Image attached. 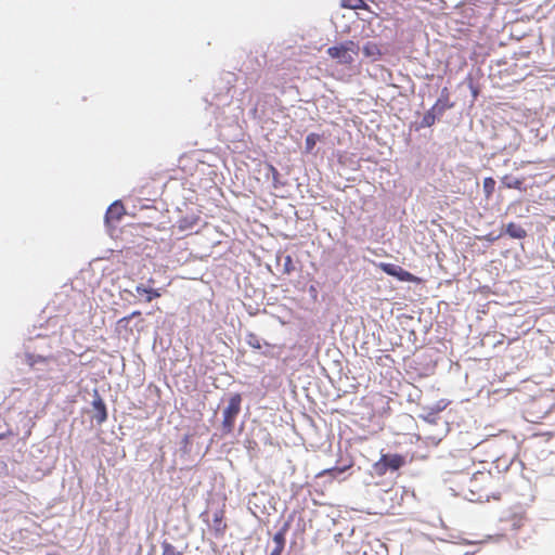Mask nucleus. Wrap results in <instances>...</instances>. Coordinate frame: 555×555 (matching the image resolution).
Here are the masks:
<instances>
[{
  "instance_id": "obj_1",
  "label": "nucleus",
  "mask_w": 555,
  "mask_h": 555,
  "mask_svg": "<svg viewBox=\"0 0 555 555\" xmlns=\"http://www.w3.org/2000/svg\"><path fill=\"white\" fill-rule=\"evenodd\" d=\"M462 494L472 502L499 499L501 495V476L489 470H478L470 477L461 480Z\"/></svg>"
},
{
  "instance_id": "obj_13",
  "label": "nucleus",
  "mask_w": 555,
  "mask_h": 555,
  "mask_svg": "<svg viewBox=\"0 0 555 555\" xmlns=\"http://www.w3.org/2000/svg\"><path fill=\"white\" fill-rule=\"evenodd\" d=\"M482 189H483L485 197L487 199H490L495 190V180L492 177L485 178Z\"/></svg>"
},
{
  "instance_id": "obj_21",
  "label": "nucleus",
  "mask_w": 555,
  "mask_h": 555,
  "mask_svg": "<svg viewBox=\"0 0 555 555\" xmlns=\"http://www.w3.org/2000/svg\"><path fill=\"white\" fill-rule=\"evenodd\" d=\"M254 348H260V344L258 341H254V344L249 343Z\"/></svg>"
},
{
  "instance_id": "obj_7",
  "label": "nucleus",
  "mask_w": 555,
  "mask_h": 555,
  "mask_svg": "<svg viewBox=\"0 0 555 555\" xmlns=\"http://www.w3.org/2000/svg\"><path fill=\"white\" fill-rule=\"evenodd\" d=\"M92 406L94 410L93 418L96 421L98 424L104 423L107 420V411L106 405L100 396H96L94 398V400L92 401Z\"/></svg>"
},
{
  "instance_id": "obj_17",
  "label": "nucleus",
  "mask_w": 555,
  "mask_h": 555,
  "mask_svg": "<svg viewBox=\"0 0 555 555\" xmlns=\"http://www.w3.org/2000/svg\"><path fill=\"white\" fill-rule=\"evenodd\" d=\"M163 554L162 555H182V552L178 551L176 546L168 542H164L163 545Z\"/></svg>"
},
{
  "instance_id": "obj_3",
  "label": "nucleus",
  "mask_w": 555,
  "mask_h": 555,
  "mask_svg": "<svg viewBox=\"0 0 555 555\" xmlns=\"http://www.w3.org/2000/svg\"><path fill=\"white\" fill-rule=\"evenodd\" d=\"M241 393H234L230 397L228 405L222 412L221 430L224 436L233 433L235 420L241 412Z\"/></svg>"
},
{
  "instance_id": "obj_9",
  "label": "nucleus",
  "mask_w": 555,
  "mask_h": 555,
  "mask_svg": "<svg viewBox=\"0 0 555 555\" xmlns=\"http://www.w3.org/2000/svg\"><path fill=\"white\" fill-rule=\"evenodd\" d=\"M506 234H508L512 238H525L527 235L526 230L520 225L514 222H509L505 229Z\"/></svg>"
},
{
  "instance_id": "obj_11",
  "label": "nucleus",
  "mask_w": 555,
  "mask_h": 555,
  "mask_svg": "<svg viewBox=\"0 0 555 555\" xmlns=\"http://www.w3.org/2000/svg\"><path fill=\"white\" fill-rule=\"evenodd\" d=\"M223 518H224L223 511H218L214 514V518H212L214 530L219 534H223L227 529V524L223 521Z\"/></svg>"
},
{
  "instance_id": "obj_10",
  "label": "nucleus",
  "mask_w": 555,
  "mask_h": 555,
  "mask_svg": "<svg viewBox=\"0 0 555 555\" xmlns=\"http://www.w3.org/2000/svg\"><path fill=\"white\" fill-rule=\"evenodd\" d=\"M273 542L275 546L269 555H281L285 546V532H276L273 537Z\"/></svg>"
},
{
  "instance_id": "obj_2",
  "label": "nucleus",
  "mask_w": 555,
  "mask_h": 555,
  "mask_svg": "<svg viewBox=\"0 0 555 555\" xmlns=\"http://www.w3.org/2000/svg\"><path fill=\"white\" fill-rule=\"evenodd\" d=\"M359 44L352 40H347L334 47H330L326 51L328 56L341 65H350L359 54Z\"/></svg>"
},
{
  "instance_id": "obj_6",
  "label": "nucleus",
  "mask_w": 555,
  "mask_h": 555,
  "mask_svg": "<svg viewBox=\"0 0 555 555\" xmlns=\"http://www.w3.org/2000/svg\"><path fill=\"white\" fill-rule=\"evenodd\" d=\"M125 207L121 202H114L106 210L105 220L106 222L119 221L125 215Z\"/></svg>"
},
{
  "instance_id": "obj_18",
  "label": "nucleus",
  "mask_w": 555,
  "mask_h": 555,
  "mask_svg": "<svg viewBox=\"0 0 555 555\" xmlns=\"http://www.w3.org/2000/svg\"><path fill=\"white\" fill-rule=\"evenodd\" d=\"M267 168L269 170V172L272 175V181H273V186L274 188H279L280 185V181H279V178H280V172L278 171V169L271 165V164H268L267 165Z\"/></svg>"
},
{
  "instance_id": "obj_16",
  "label": "nucleus",
  "mask_w": 555,
  "mask_h": 555,
  "mask_svg": "<svg viewBox=\"0 0 555 555\" xmlns=\"http://www.w3.org/2000/svg\"><path fill=\"white\" fill-rule=\"evenodd\" d=\"M318 140H319V135L317 133L308 134L305 140L306 151L311 152L314 149Z\"/></svg>"
},
{
  "instance_id": "obj_19",
  "label": "nucleus",
  "mask_w": 555,
  "mask_h": 555,
  "mask_svg": "<svg viewBox=\"0 0 555 555\" xmlns=\"http://www.w3.org/2000/svg\"><path fill=\"white\" fill-rule=\"evenodd\" d=\"M141 315V312L140 311H133L131 314L127 315V317H124L121 318L119 321H118V325H121V324H128L129 321L134 318V317H139Z\"/></svg>"
},
{
  "instance_id": "obj_8",
  "label": "nucleus",
  "mask_w": 555,
  "mask_h": 555,
  "mask_svg": "<svg viewBox=\"0 0 555 555\" xmlns=\"http://www.w3.org/2000/svg\"><path fill=\"white\" fill-rule=\"evenodd\" d=\"M135 291L140 295H145V301L151 302L153 299L159 298L162 296L159 289L157 288H149L143 284H139L135 287Z\"/></svg>"
},
{
  "instance_id": "obj_15",
  "label": "nucleus",
  "mask_w": 555,
  "mask_h": 555,
  "mask_svg": "<svg viewBox=\"0 0 555 555\" xmlns=\"http://www.w3.org/2000/svg\"><path fill=\"white\" fill-rule=\"evenodd\" d=\"M340 4L343 8L352 10L366 8L364 0H341Z\"/></svg>"
},
{
  "instance_id": "obj_4",
  "label": "nucleus",
  "mask_w": 555,
  "mask_h": 555,
  "mask_svg": "<svg viewBox=\"0 0 555 555\" xmlns=\"http://www.w3.org/2000/svg\"><path fill=\"white\" fill-rule=\"evenodd\" d=\"M378 267L383 272L398 279L401 282H412L416 284L422 282L420 278L415 276L398 264L380 262Z\"/></svg>"
},
{
  "instance_id": "obj_5",
  "label": "nucleus",
  "mask_w": 555,
  "mask_h": 555,
  "mask_svg": "<svg viewBox=\"0 0 555 555\" xmlns=\"http://www.w3.org/2000/svg\"><path fill=\"white\" fill-rule=\"evenodd\" d=\"M404 464L405 459L400 454H383L376 463V468L384 474L387 469L397 470Z\"/></svg>"
},
{
  "instance_id": "obj_12",
  "label": "nucleus",
  "mask_w": 555,
  "mask_h": 555,
  "mask_svg": "<svg viewBox=\"0 0 555 555\" xmlns=\"http://www.w3.org/2000/svg\"><path fill=\"white\" fill-rule=\"evenodd\" d=\"M502 184L507 188V189H516V190H524L522 188V184H524V179H520V178H513L512 176L509 175H505L503 178H502Z\"/></svg>"
},
{
  "instance_id": "obj_14",
  "label": "nucleus",
  "mask_w": 555,
  "mask_h": 555,
  "mask_svg": "<svg viewBox=\"0 0 555 555\" xmlns=\"http://www.w3.org/2000/svg\"><path fill=\"white\" fill-rule=\"evenodd\" d=\"M437 104L428 112H426L422 119V127H430L436 122V115L434 111L436 109Z\"/></svg>"
},
{
  "instance_id": "obj_20",
  "label": "nucleus",
  "mask_w": 555,
  "mask_h": 555,
  "mask_svg": "<svg viewBox=\"0 0 555 555\" xmlns=\"http://www.w3.org/2000/svg\"><path fill=\"white\" fill-rule=\"evenodd\" d=\"M254 348H260V344L258 341H254V344L249 343Z\"/></svg>"
}]
</instances>
